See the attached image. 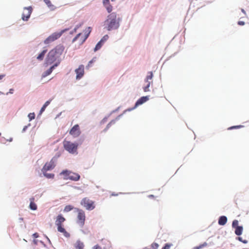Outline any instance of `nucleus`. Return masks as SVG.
Instances as JSON below:
<instances>
[{"mask_svg":"<svg viewBox=\"0 0 249 249\" xmlns=\"http://www.w3.org/2000/svg\"><path fill=\"white\" fill-rule=\"evenodd\" d=\"M13 90L12 89H11L10 90L9 92H10V93H13Z\"/></svg>","mask_w":249,"mask_h":249,"instance_id":"44","label":"nucleus"},{"mask_svg":"<svg viewBox=\"0 0 249 249\" xmlns=\"http://www.w3.org/2000/svg\"><path fill=\"white\" fill-rule=\"evenodd\" d=\"M103 42V40L102 39L96 44V45L94 48L95 52L99 50L101 48V47L102 46Z\"/></svg>","mask_w":249,"mask_h":249,"instance_id":"23","label":"nucleus"},{"mask_svg":"<svg viewBox=\"0 0 249 249\" xmlns=\"http://www.w3.org/2000/svg\"><path fill=\"white\" fill-rule=\"evenodd\" d=\"M63 32L64 31H62L59 33H54L52 34L44 40V43L48 44L55 41L61 36Z\"/></svg>","mask_w":249,"mask_h":249,"instance_id":"9","label":"nucleus"},{"mask_svg":"<svg viewBox=\"0 0 249 249\" xmlns=\"http://www.w3.org/2000/svg\"><path fill=\"white\" fill-rule=\"evenodd\" d=\"M103 3L104 5H106L107 4L109 3V0H103Z\"/></svg>","mask_w":249,"mask_h":249,"instance_id":"36","label":"nucleus"},{"mask_svg":"<svg viewBox=\"0 0 249 249\" xmlns=\"http://www.w3.org/2000/svg\"><path fill=\"white\" fill-rule=\"evenodd\" d=\"M64 50V47L63 45H59L56 46L54 49L51 50L46 58V63L47 65H51L55 62L60 63L59 57L63 53Z\"/></svg>","mask_w":249,"mask_h":249,"instance_id":"1","label":"nucleus"},{"mask_svg":"<svg viewBox=\"0 0 249 249\" xmlns=\"http://www.w3.org/2000/svg\"><path fill=\"white\" fill-rule=\"evenodd\" d=\"M75 211L77 213V223L81 226L83 227L85 224L86 220V215L85 212L79 208H75Z\"/></svg>","mask_w":249,"mask_h":249,"instance_id":"7","label":"nucleus"},{"mask_svg":"<svg viewBox=\"0 0 249 249\" xmlns=\"http://www.w3.org/2000/svg\"><path fill=\"white\" fill-rule=\"evenodd\" d=\"M112 123H114V121L110 122L107 125V128H108Z\"/></svg>","mask_w":249,"mask_h":249,"instance_id":"41","label":"nucleus"},{"mask_svg":"<svg viewBox=\"0 0 249 249\" xmlns=\"http://www.w3.org/2000/svg\"><path fill=\"white\" fill-rule=\"evenodd\" d=\"M61 175L64 176V179L65 180L70 179L73 181H78L80 178V176L76 173L65 170L60 173Z\"/></svg>","mask_w":249,"mask_h":249,"instance_id":"5","label":"nucleus"},{"mask_svg":"<svg viewBox=\"0 0 249 249\" xmlns=\"http://www.w3.org/2000/svg\"><path fill=\"white\" fill-rule=\"evenodd\" d=\"M33 236L34 238H36L38 237L39 235H38V233L36 232L33 234Z\"/></svg>","mask_w":249,"mask_h":249,"instance_id":"38","label":"nucleus"},{"mask_svg":"<svg viewBox=\"0 0 249 249\" xmlns=\"http://www.w3.org/2000/svg\"><path fill=\"white\" fill-rule=\"evenodd\" d=\"M120 20L121 18L119 17L117 18V14L113 12L107 16L104 22V25L108 31L115 30L119 28Z\"/></svg>","mask_w":249,"mask_h":249,"instance_id":"2","label":"nucleus"},{"mask_svg":"<svg viewBox=\"0 0 249 249\" xmlns=\"http://www.w3.org/2000/svg\"><path fill=\"white\" fill-rule=\"evenodd\" d=\"M115 0H111V1H114Z\"/></svg>","mask_w":249,"mask_h":249,"instance_id":"47","label":"nucleus"},{"mask_svg":"<svg viewBox=\"0 0 249 249\" xmlns=\"http://www.w3.org/2000/svg\"><path fill=\"white\" fill-rule=\"evenodd\" d=\"M94 61H95V58H93L91 60H90V61L89 62V63H88V65L87 67H90V66H91V64H92L93 62H94Z\"/></svg>","mask_w":249,"mask_h":249,"instance_id":"35","label":"nucleus"},{"mask_svg":"<svg viewBox=\"0 0 249 249\" xmlns=\"http://www.w3.org/2000/svg\"><path fill=\"white\" fill-rule=\"evenodd\" d=\"M47 50H44L37 57V59L38 60H42L44 58L45 54L47 53Z\"/></svg>","mask_w":249,"mask_h":249,"instance_id":"22","label":"nucleus"},{"mask_svg":"<svg viewBox=\"0 0 249 249\" xmlns=\"http://www.w3.org/2000/svg\"><path fill=\"white\" fill-rule=\"evenodd\" d=\"M238 225V221L237 220H234L232 221V227L235 229L237 227H239Z\"/></svg>","mask_w":249,"mask_h":249,"instance_id":"28","label":"nucleus"},{"mask_svg":"<svg viewBox=\"0 0 249 249\" xmlns=\"http://www.w3.org/2000/svg\"><path fill=\"white\" fill-rule=\"evenodd\" d=\"M76 73V78H81L84 74V66L81 65L79 66L78 68L75 71Z\"/></svg>","mask_w":249,"mask_h":249,"instance_id":"14","label":"nucleus"},{"mask_svg":"<svg viewBox=\"0 0 249 249\" xmlns=\"http://www.w3.org/2000/svg\"><path fill=\"white\" fill-rule=\"evenodd\" d=\"M65 221V218L62 214H60L56 217L55 224L57 227L58 231L63 233L65 237L68 238L70 236V234L67 232L64 228L63 223Z\"/></svg>","mask_w":249,"mask_h":249,"instance_id":"3","label":"nucleus"},{"mask_svg":"<svg viewBox=\"0 0 249 249\" xmlns=\"http://www.w3.org/2000/svg\"><path fill=\"white\" fill-rule=\"evenodd\" d=\"M243 228L242 226L237 227L235 230V233L237 235H240L243 232Z\"/></svg>","mask_w":249,"mask_h":249,"instance_id":"21","label":"nucleus"},{"mask_svg":"<svg viewBox=\"0 0 249 249\" xmlns=\"http://www.w3.org/2000/svg\"><path fill=\"white\" fill-rule=\"evenodd\" d=\"M243 127V126L242 125H234V126H232L230 127L229 128H228V129L229 130H231V129H233L240 128H242Z\"/></svg>","mask_w":249,"mask_h":249,"instance_id":"29","label":"nucleus"},{"mask_svg":"<svg viewBox=\"0 0 249 249\" xmlns=\"http://www.w3.org/2000/svg\"><path fill=\"white\" fill-rule=\"evenodd\" d=\"M80 203L87 210H92L95 207V202L88 197L83 198Z\"/></svg>","mask_w":249,"mask_h":249,"instance_id":"6","label":"nucleus"},{"mask_svg":"<svg viewBox=\"0 0 249 249\" xmlns=\"http://www.w3.org/2000/svg\"><path fill=\"white\" fill-rule=\"evenodd\" d=\"M238 24L239 25H245V22L243 21H239L238 22Z\"/></svg>","mask_w":249,"mask_h":249,"instance_id":"39","label":"nucleus"},{"mask_svg":"<svg viewBox=\"0 0 249 249\" xmlns=\"http://www.w3.org/2000/svg\"><path fill=\"white\" fill-rule=\"evenodd\" d=\"M32 8L31 6L28 7H25L24 8V11L22 15V19L23 20L27 21L32 12Z\"/></svg>","mask_w":249,"mask_h":249,"instance_id":"11","label":"nucleus"},{"mask_svg":"<svg viewBox=\"0 0 249 249\" xmlns=\"http://www.w3.org/2000/svg\"><path fill=\"white\" fill-rule=\"evenodd\" d=\"M148 99H149V98L148 96H142V97H141L136 102V103H135V106L133 108L128 109V110H129V111L132 110V109L136 108L138 106H139L141 105H142L144 103L146 102L148 100Z\"/></svg>","mask_w":249,"mask_h":249,"instance_id":"13","label":"nucleus"},{"mask_svg":"<svg viewBox=\"0 0 249 249\" xmlns=\"http://www.w3.org/2000/svg\"><path fill=\"white\" fill-rule=\"evenodd\" d=\"M2 77H3V75H0V78H2Z\"/></svg>","mask_w":249,"mask_h":249,"instance_id":"46","label":"nucleus"},{"mask_svg":"<svg viewBox=\"0 0 249 249\" xmlns=\"http://www.w3.org/2000/svg\"><path fill=\"white\" fill-rule=\"evenodd\" d=\"M44 2L47 5L48 7L51 10L53 11L56 9V7L53 5L50 0H43Z\"/></svg>","mask_w":249,"mask_h":249,"instance_id":"16","label":"nucleus"},{"mask_svg":"<svg viewBox=\"0 0 249 249\" xmlns=\"http://www.w3.org/2000/svg\"><path fill=\"white\" fill-rule=\"evenodd\" d=\"M56 161V158L53 157L52 159V160L46 162L44 165L42 171V172H47V171L50 170L54 168L55 166V163Z\"/></svg>","mask_w":249,"mask_h":249,"instance_id":"10","label":"nucleus"},{"mask_svg":"<svg viewBox=\"0 0 249 249\" xmlns=\"http://www.w3.org/2000/svg\"><path fill=\"white\" fill-rule=\"evenodd\" d=\"M148 197L149 198H154V196L153 195H150L148 196Z\"/></svg>","mask_w":249,"mask_h":249,"instance_id":"43","label":"nucleus"},{"mask_svg":"<svg viewBox=\"0 0 249 249\" xmlns=\"http://www.w3.org/2000/svg\"><path fill=\"white\" fill-rule=\"evenodd\" d=\"M207 244L206 243H204V244L200 245L198 247H195L194 249H200L202 248L207 246Z\"/></svg>","mask_w":249,"mask_h":249,"instance_id":"33","label":"nucleus"},{"mask_svg":"<svg viewBox=\"0 0 249 249\" xmlns=\"http://www.w3.org/2000/svg\"><path fill=\"white\" fill-rule=\"evenodd\" d=\"M153 73L152 72H149V75H147V78H152Z\"/></svg>","mask_w":249,"mask_h":249,"instance_id":"40","label":"nucleus"},{"mask_svg":"<svg viewBox=\"0 0 249 249\" xmlns=\"http://www.w3.org/2000/svg\"><path fill=\"white\" fill-rule=\"evenodd\" d=\"M145 84L144 85L143 87V89L145 92H147L149 91V88L151 84V82L148 81V79H146L144 81Z\"/></svg>","mask_w":249,"mask_h":249,"instance_id":"19","label":"nucleus"},{"mask_svg":"<svg viewBox=\"0 0 249 249\" xmlns=\"http://www.w3.org/2000/svg\"><path fill=\"white\" fill-rule=\"evenodd\" d=\"M93 249H102L101 247L98 245H96L95 246H94L93 248Z\"/></svg>","mask_w":249,"mask_h":249,"instance_id":"37","label":"nucleus"},{"mask_svg":"<svg viewBox=\"0 0 249 249\" xmlns=\"http://www.w3.org/2000/svg\"><path fill=\"white\" fill-rule=\"evenodd\" d=\"M73 209V207L71 205H67L64 208V212H70L71 210H72Z\"/></svg>","mask_w":249,"mask_h":249,"instance_id":"26","label":"nucleus"},{"mask_svg":"<svg viewBox=\"0 0 249 249\" xmlns=\"http://www.w3.org/2000/svg\"><path fill=\"white\" fill-rule=\"evenodd\" d=\"M70 134L74 138H76L79 136L81 134V131L79 125H74L70 130Z\"/></svg>","mask_w":249,"mask_h":249,"instance_id":"12","label":"nucleus"},{"mask_svg":"<svg viewBox=\"0 0 249 249\" xmlns=\"http://www.w3.org/2000/svg\"><path fill=\"white\" fill-rule=\"evenodd\" d=\"M172 246L171 244H166L165 246L161 249H170V247Z\"/></svg>","mask_w":249,"mask_h":249,"instance_id":"32","label":"nucleus"},{"mask_svg":"<svg viewBox=\"0 0 249 249\" xmlns=\"http://www.w3.org/2000/svg\"><path fill=\"white\" fill-rule=\"evenodd\" d=\"M227 222V218L225 216H221L219 218L218 224L223 226L226 224Z\"/></svg>","mask_w":249,"mask_h":249,"instance_id":"17","label":"nucleus"},{"mask_svg":"<svg viewBox=\"0 0 249 249\" xmlns=\"http://www.w3.org/2000/svg\"><path fill=\"white\" fill-rule=\"evenodd\" d=\"M91 29L90 27H88L86 30H85V34L86 35L84 36L81 37L82 34L79 33L77 36L73 39L72 42H74L78 38H80L79 39V42L81 44H82L85 41V40L87 39V38L88 37L90 33L91 32Z\"/></svg>","mask_w":249,"mask_h":249,"instance_id":"8","label":"nucleus"},{"mask_svg":"<svg viewBox=\"0 0 249 249\" xmlns=\"http://www.w3.org/2000/svg\"><path fill=\"white\" fill-rule=\"evenodd\" d=\"M80 26V25H79V26H78V25H77V26L74 28V31L75 32H76V30H77V29H78Z\"/></svg>","mask_w":249,"mask_h":249,"instance_id":"42","label":"nucleus"},{"mask_svg":"<svg viewBox=\"0 0 249 249\" xmlns=\"http://www.w3.org/2000/svg\"><path fill=\"white\" fill-rule=\"evenodd\" d=\"M237 239L244 244H247L248 243V241L247 240H243L242 237H238Z\"/></svg>","mask_w":249,"mask_h":249,"instance_id":"34","label":"nucleus"},{"mask_svg":"<svg viewBox=\"0 0 249 249\" xmlns=\"http://www.w3.org/2000/svg\"><path fill=\"white\" fill-rule=\"evenodd\" d=\"M42 172L43 173L44 176L48 178H53L54 177V175L53 174L47 173V172Z\"/></svg>","mask_w":249,"mask_h":249,"instance_id":"24","label":"nucleus"},{"mask_svg":"<svg viewBox=\"0 0 249 249\" xmlns=\"http://www.w3.org/2000/svg\"><path fill=\"white\" fill-rule=\"evenodd\" d=\"M35 199L34 197H32L30 198V203L29 205V208L30 209L32 210H36L37 209V205L34 202Z\"/></svg>","mask_w":249,"mask_h":249,"instance_id":"15","label":"nucleus"},{"mask_svg":"<svg viewBox=\"0 0 249 249\" xmlns=\"http://www.w3.org/2000/svg\"><path fill=\"white\" fill-rule=\"evenodd\" d=\"M28 117L30 119V120H32L34 119L35 117V114L34 113H30L28 114Z\"/></svg>","mask_w":249,"mask_h":249,"instance_id":"31","label":"nucleus"},{"mask_svg":"<svg viewBox=\"0 0 249 249\" xmlns=\"http://www.w3.org/2000/svg\"><path fill=\"white\" fill-rule=\"evenodd\" d=\"M59 64V62H58L57 63H55L53 66H52L49 69H48L44 74H43V77H46L49 75L53 71V69L55 67H56Z\"/></svg>","mask_w":249,"mask_h":249,"instance_id":"18","label":"nucleus"},{"mask_svg":"<svg viewBox=\"0 0 249 249\" xmlns=\"http://www.w3.org/2000/svg\"><path fill=\"white\" fill-rule=\"evenodd\" d=\"M159 244L156 243H153L151 244V248L152 249H158L159 248Z\"/></svg>","mask_w":249,"mask_h":249,"instance_id":"30","label":"nucleus"},{"mask_svg":"<svg viewBox=\"0 0 249 249\" xmlns=\"http://www.w3.org/2000/svg\"><path fill=\"white\" fill-rule=\"evenodd\" d=\"M242 12L245 14V11L244 9H242Z\"/></svg>","mask_w":249,"mask_h":249,"instance_id":"45","label":"nucleus"},{"mask_svg":"<svg viewBox=\"0 0 249 249\" xmlns=\"http://www.w3.org/2000/svg\"><path fill=\"white\" fill-rule=\"evenodd\" d=\"M104 6L106 7L107 11L108 13H110L112 11V6L109 3L107 4V5Z\"/></svg>","mask_w":249,"mask_h":249,"instance_id":"27","label":"nucleus"},{"mask_svg":"<svg viewBox=\"0 0 249 249\" xmlns=\"http://www.w3.org/2000/svg\"><path fill=\"white\" fill-rule=\"evenodd\" d=\"M63 144L64 149L70 153L77 154L78 143L64 140Z\"/></svg>","mask_w":249,"mask_h":249,"instance_id":"4","label":"nucleus"},{"mask_svg":"<svg viewBox=\"0 0 249 249\" xmlns=\"http://www.w3.org/2000/svg\"><path fill=\"white\" fill-rule=\"evenodd\" d=\"M74 247L76 249H83L84 247V243L80 241H77L74 244Z\"/></svg>","mask_w":249,"mask_h":249,"instance_id":"20","label":"nucleus"},{"mask_svg":"<svg viewBox=\"0 0 249 249\" xmlns=\"http://www.w3.org/2000/svg\"><path fill=\"white\" fill-rule=\"evenodd\" d=\"M51 101V100L47 101L45 103V104H44V105L41 108V110H40L41 112H42L45 110L46 107L50 104Z\"/></svg>","mask_w":249,"mask_h":249,"instance_id":"25","label":"nucleus"}]
</instances>
